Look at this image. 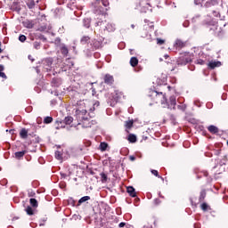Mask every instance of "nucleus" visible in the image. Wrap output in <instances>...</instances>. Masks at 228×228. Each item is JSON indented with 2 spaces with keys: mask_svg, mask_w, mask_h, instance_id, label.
Segmentation results:
<instances>
[{
  "mask_svg": "<svg viewBox=\"0 0 228 228\" xmlns=\"http://www.w3.org/2000/svg\"><path fill=\"white\" fill-rule=\"evenodd\" d=\"M77 109L76 110V118L78 122V126H82V127H92L93 126H95L97 124V121L92 119L94 117H95V114L93 112L94 110H95V106H99V102H96L94 103V108L90 109L91 112L86 111V106L85 105V101H79L77 102Z\"/></svg>",
  "mask_w": 228,
  "mask_h": 228,
  "instance_id": "obj_1",
  "label": "nucleus"
},
{
  "mask_svg": "<svg viewBox=\"0 0 228 228\" xmlns=\"http://www.w3.org/2000/svg\"><path fill=\"white\" fill-rule=\"evenodd\" d=\"M155 99L156 102H158V101L160 102L163 108H168V110H175L177 100L175 99V95L170 96L169 101H167V97H165V94H163L161 92L158 93L155 91Z\"/></svg>",
  "mask_w": 228,
  "mask_h": 228,
  "instance_id": "obj_2",
  "label": "nucleus"
},
{
  "mask_svg": "<svg viewBox=\"0 0 228 228\" xmlns=\"http://www.w3.org/2000/svg\"><path fill=\"white\" fill-rule=\"evenodd\" d=\"M193 60V55H191V53H184L183 55H181L177 61L176 63L177 65H188V63L191 62V61Z\"/></svg>",
  "mask_w": 228,
  "mask_h": 228,
  "instance_id": "obj_3",
  "label": "nucleus"
},
{
  "mask_svg": "<svg viewBox=\"0 0 228 228\" xmlns=\"http://www.w3.org/2000/svg\"><path fill=\"white\" fill-rule=\"evenodd\" d=\"M96 25L101 26L102 28H104V30L109 31V33H111V32L115 31V29H116L115 24H113V23L106 24V22L99 21L96 23Z\"/></svg>",
  "mask_w": 228,
  "mask_h": 228,
  "instance_id": "obj_4",
  "label": "nucleus"
},
{
  "mask_svg": "<svg viewBox=\"0 0 228 228\" xmlns=\"http://www.w3.org/2000/svg\"><path fill=\"white\" fill-rule=\"evenodd\" d=\"M53 66V58H46L43 61V67L46 72L51 70Z\"/></svg>",
  "mask_w": 228,
  "mask_h": 228,
  "instance_id": "obj_5",
  "label": "nucleus"
},
{
  "mask_svg": "<svg viewBox=\"0 0 228 228\" xmlns=\"http://www.w3.org/2000/svg\"><path fill=\"white\" fill-rule=\"evenodd\" d=\"M103 81L105 83V85H110L111 86L115 79L113 78V76L110 75V74H106L103 77Z\"/></svg>",
  "mask_w": 228,
  "mask_h": 228,
  "instance_id": "obj_6",
  "label": "nucleus"
},
{
  "mask_svg": "<svg viewBox=\"0 0 228 228\" xmlns=\"http://www.w3.org/2000/svg\"><path fill=\"white\" fill-rule=\"evenodd\" d=\"M24 28H27L28 29H33V27L35 26V23H33V20H25L22 22Z\"/></svg>",
  "mask_w": 228,
  "mask_h": 228,
  "instance_id": "obj_7",
  "label": "nucleus"
},
{
  "mask_svg": "<svg viewBox=\"0 0 228 228\" xmlns=\"http://www.w3.org/2000/svg\"><path fill=\"white\" fill-rule=\"evenodd\" d=\"M221 66H222V62H220L218 61H211L208 63L209 69H216V67H221Z\"/></svg>",
  "mask_w": 228,
  "mask_h": 228,
  "instance_id": "obj_8",
  "label": "nucleus"
},
{
  "mask_svg": "<svg viewBox=\"0 0 228 228\" xmlns=\"http://www.w3.org/2000/svg\"><path fill=\"white\" fill-rule=\"evenodd\" d=\"M218 4V1L216 0H210L205 3L204 7L205 8H211V6H216Z\"/></svg>",
  "mask_w": 228,
  "mask_h": 228,
  "instance_id": "obj_9",
  "label": "nucleus"
},
{
  "mask_svg": "<svg viewBox=\"0 0 228 228\" xmlns=\"http://www.w3.org/2000/svg\"><path fill=\"white\" fill-rule=\"evenodd\" d=\"M127 193L130 195V197H136V191L134 190V187L133 186H128L126 188Z\"/></svg>",
  "mask_w": 228,
  "mask_h": 228,
  "instance_id": "obj_10",
  "label": "nucleus"
},
{
  "mask_svg": "<svg viewBox=\"0 0 228 228\" xmlns=\"http://www.w3.org/2000/svg\"><path fill=\"white\" fill-rule=\"evenodd\" d=\"M175 45L178 49H183V47L186 46V43L183 42L181 39H177L175 41Z\"/></svg>",
  "mask_w": 228,
  "mask_h": 228,
  "instance_id": "obj_11",
  "label": "nucleus"
},
{
  "mask_svg": "<svg viewBox=\"0 0 228 228\" xmlns=\"http://www.w3.org/2000/svg\"><path fill=\"white\" fill-rule=\"evenodd\" d=\"M20 136L23 140H26V138H28V130L26 128H22L20 132Z\"/></svg>",
  "mask_w": 228,
  "mask_h": 228,
  "instance_id": "obj_12",
  "label": "nucleus"
},
{
  "mask_svg": "<svg viewBox=\"0 0 228 228\" xmlns=\"http://www.w3.org/2000/svg\"><path fill=\"white\" fill-rule=\"evenodd\" d=\"M208 129L209 133H212L213 134H216V133H218V127H216V126L211 125L208 127Z\"/></svg>",
  "mask_w": 228,
  "mask_h": 228,
  "instance_id": "obj_13",
  "label": "nucleus"
},
{
  "mask_svg": "<svg viewBox=\"0 0 228 228\" xmlns=\"http://www.w3.org/2000/svg\"><path fill=\"white\" fill-rule=\"evenodd\" d=\"M61 85V80L60 78H53L52 86H59Z\"/></svg>",
  "mask_w": 228,
  "mask_h": 228,
  "instance_id": "obj_14",
  "label": "nucleus"
},
{
  "mask_svg": "<svg viewBox=\"0 0 228 228\" xmlns=\"http://www.w3.org/2000/svg\"><path fill=\"white\" fill-rule=\"evenodd\" d=\"M130 65H131L132 67H136V65H138V58H136V57H132V58L130 59Z\"/></svg>",
  "mask_w": 228,
  "mask_h": 228,
  "instance_id": "obj_15",
  "label": "nucleus"
},
{
  "mask_svg": "<svg viewBox=\"0 0 228 228\" xmlns=\"http://www.w3.org/2000/svg\"><path fill=\"white\" fill-rule=\"evenodd\" d=\"M86 200H90V196H84L82 197L77 203V206H81L84 202H86Z\"/></svg>",
  "mask_w": 228,
  "mask_h": 228,
  "instance_id": "obj_16",
  "label": "nucleus"
},
{
  "mask_svg": "<svg viewBox=\"0 0 228 228\" xmlns=\"http://www.w3.org/2000/svg\"><path fill=\"white\" fill-rule=\"evenodd\" d=\"M61 53L63 54V56H68L69 54V48H67L65 45H62L61 47Z\"/></svg>",
  "mask_w": 228,
  "mask_h": 228,
  "instance_id": "obj_17",
  "label": "nucleus"
},
{
  "mask_svg": "<svg viewBox=\"0 0 228 228\" xmlns=\"http://www.w3.org/2000/svg\"><path fill=\"white\" fill-rule=\"evenodd\" d=\"M74 118L72 117H66L63 120L64 124L70 126V123L73 122Z\"/></svg>",
  "mask_w": 228,
  "mask_h": 228,
  "instance_id": "obj_18",
  "label": "nucleus"
},
{
  "mask_svg": "<svg viewBox=\"0 0 228 228\" xmlns=\"http://www.w3.org/2000/svg\"><path fill=\"white\" fill-rule=\"evenodd\" d=\"M63 154L60 151H55V158L61 161L63 159Z\"/></svg>",
  "mask_w": 228,
  "mask_h": 228,
  "instance_id": "obj_19",
  "label": "nucleus"
},
{
  "mask_svg": "<svg viewBox=\"0 0 228 228\" xmlns=\"http://www.w3.org/2000/svg\"><path fill=\"white\" fill-rule=\"evenodd\" d=\"M24 154H26V151L15 152V158L20 159V158H23Z\"/></svg>",
  "mask_w": 228,
  "mask_h": 228,
  "instance_id": "obj_20",
  "label": "nucleus"
},
{
  "mask_svg": "<svg viewBox=\"0 0 228 228\" xmlns=\"http://www.w3.org/2000/svg\"><path fill=\"white\" fill-rule=\"evenodd\" d=\"M91 20L90 19L86 18L83 20V24L85 28H90Z\"/></svg>",
  "mask_w": 228,
  "mask_h": 228,
  "instance_id": "obj_21",
  "label": "nucleus"
},
{
  "mask_svg": "<svg viewBox=\"0 0 228 228\" xmlns=\"http://www.w3.org/2000/svg\"><path fill=\"white\" fill-rule=\"evenodd\" d=\"M89 41H90V37L88 36H84L80 40L81 44H88Z\"/></svg>",
  "mask_w": 228,
  "mask_h": 228,
  "instance_id": "obj_22",
  "label": "nucleus"
},
{
  "mask_svg": "<svg viewBox=\"0 0 228 228\" xmlns=\"http://www.w3.org/2000/svg\"><path fill=\"white\" fill-rule=\"evenodd\" d=\"M30 205L32 208H37L38 207V201L35 199H30Z\"/></svg>",
  "mask_w": 228,
  "mask_h": 228,
  "instance_id": "obj_23",
  "label": "nucleus"
},
{
  "mask_svg": "<svg viewBox=\"0 0 228 228\" xmlns=\"http://www.w3.org/2000/svg\"><path fill=\"white\" fill-rule=\"evenodd\" d=\"M128 141L131 142V143H134L136 142V135L134 134H130L128 136Z\"/></svg>",
  "mask_w": 228,
  "mask_h": 228,
  "instance_id": "obj_24",
  "label": "nucleus"
},
{
  "mask_svg": "<svg viewBox=\"0 0 228 228\" xmlns=\"http://www.w3.org/2000/svg\"><path fill=\"white\" fill-rule=\"evenodd\" d=\"M25 211H26L27 215H29L30 216H31L32 215H34V210H33V208H32L31 207H27V208L25 209Z\"/></svg>",
  "mask_w": 228,
  "mask_h": 228,
  "instance_id": "obj_25",
  "label": "nucleus"
},
{
  "mask_svg": "<svg viewBox=\"0 0 228 228\" xmlns=\"http://www.w3.org/2000/svg\"><path fill=\"white\" fill-rule=\"evenodd\" d=\"M177 110H180V111H186V104L181 103L180 105H177Z\"/></svg>",
  "mask_w": 228,
  "mask_h": 228,
  "instance_id": "obj_26",
  "label": "nucleus"
},
{
  "mask_svg": "<svg viewBox=\"0 0 228 228\" xmlns=\"http://www.w3.org/2000/svg\"><path fill=\"white\" fill-rule=\"evenodd\" d=\"M101 177H102V183H106V181H108V175L105 173H101L100 174Z\"/></svg>",
  "mask_w": 228,
  "mask_h": 228,
  "instance_id": "obj_27",
  "label": "nucleus"
},
{
  "mask_svg": "<svg viewBox=\"0 0 228 228\" xmlns=\"http://www.w3.org/2000/svg\"><path fill=\"white\" fill-rule=\"evenodd\" d=\"M27 5L30 10L35 8V0H29V2L27 3Z\"/></svg>",
  "mask_w": 228,
  "mask_h": 228,
  "instance_id": "obj_28",
  "label": "nucleus"
},
{
  "mask_svg": "<svg viewBox=\"0 0 228 228\" xmlns=\"http://www.w3.org/2000/svg\"><path fill=\"white\" fill-rule=\"evenodd\" d=\"M100 149H101V151H106V149H108V143H106V142H101V144H100Z\"/></svg>",
  "mask_w": 228,
  "mask_h": 228,
  "instance_id": "obj_29",
  "label": "nucleus"
},
{
  "mask_svg": "<svg viewBox=\"0 0 228 228\" xmlns=\"http://www.w3.org/2000/svg\"><path fill=\"white\" fill-rule=\"evenodd\" d=\"M53 122V118L52 117H45L44 119L45 124H51Z\"/></svg>",
  "mask_w": 228,
  "mask_h": 228,
  "instance_id": "obj_30",
  "label": "nucleus"
},
{
  "mask_svg": "<svg viewBox=\"0 0 228 228\" xmlns=\"http://www.w3.org/2000/svg\"><path fill=\"white\" fill-rule=\"evenodd\" d=\"M201 209H202V211H208V209H209V207L208 206V203H202L201 204Z\"/></svg>",
  "mask_w": 228,
  "mask_h": 228,
  "instance_id": "obj_31",
  "label": "nucleus"
},
{
  "mask_svg": "<svg viewBox=\"0 0 228 228\" xmlns=\"http://www.w3.org/2000/svg\"><path fill=\"white\" fill-rule=\"evenodd\" d=\"M212 13H213L214 17H216V19H220V12L213 11Z\"/></svg>",
  "mask_w": 228,
  "mask_h": 228,
  "instance_id": "obj_32",
  "label": "nucleus"
},
{
  "mask_svg": "<svg viewBox=\"0 0 228 228\" xmlns=\"http://www.w3.org/2000/svg\"><path fill=\"white\" fill-rule=\"evenodd\" d=\"M126 127H127V129H131V127H133V121H126Z\"/></svg>",
  "mask_w": 228,
  "mask_h": 228,
  "instance_id": "obj_33",
  "label": "nucleus"
},
{
  "mask_svg": "<svg viewBox=\"0 0 228 228\" xmlns=\"http://www.w3.org/2000/svg\"><path fill=\"white\" fill-rule=\"evenodd\" d=\"M151 172L153 175H155V177H159V173L158 172V170L152 169Z\"/></svg>",
  "mask_w": 228,
  "mask_h": 228,
  "instance_id": "obj_34",
  "label": "nucleus"
},
{
  "mask_svg": "<svg viewBox=\"0 0 228 228\" xmlns=\"http://www.w3.org/2000/svg\"><path fill=\"white\" fill-rule=\"evenodd\" d=\"M19 40H20V42H26V36L20 35V36L19 37Z\"/></svg>",
  "mask_w": 228,
  "mask_h": 228,
  "instance_id": "obj_35",
  "label": "nucleus"
},
{
  "mask_svg": "<svg viewBox=\"0 0 228 228\" xmlns=\"http://www.w3.org/2000/svg\"><path fill=\"white\" fill-rule=\"evenodd\" d=\"M157 44H158L159 45H163V44H165V40L157 38Z\"/></svg>",
  "mask_w": 228,
  "mask_h": 228,
  "instance_id": "obj_36",
  "label": "nucleus"
},
{
  "mask_svg": "<svg viewBox=\"0 0 228 228\" xmlns=\"http://www.w3.org/2000/svg\"><path fill=\"white\" fill-rule=\"evenodd\" d=\"M34 47L35 49H40V43L37 41L34 42Z\"/></svg>",
  "mask_w": 228,
  "mask_h": 228,
  "instance_id": "obj_37",
  "label": "nucleus"
},
{
  "mask_svg": "<svg viewBox=\"0 0 228 228\" xmlns=\"http://www.w3.org/2000/svg\"><path fill=\"white\" fill-rule=\"evenodd\" d=\"M196 63H197L198 65H204V61H203L202 59H198V60L196 61Z\"/></svg>",
  "mask_w": 228,
  "mask_h": 228,
  "instance_id": "obj_38",
  "label": "nucleus"
},
{
  "mask_svg": "<svg viewBox=\"0 0 228 228\" xmlns=\"http://www.w3.org/2000/svg\"><path fill=\"white\" fill-rule=\"evenodd\" d=\"M126 228H129V226H127V225L126 224V223H124V222H121V223L118 224V227H119V228L126 227Z\"/></svg>",
  "mask_w": 228,
  "mask_h": 228,
  "instance_id": "obj_39",
  "label": "nucleus"
},
{
  "mask_svg": "<svg viewBox=\"0 0 228 228\" xmlns=\"http://www.w3.org/2000/svg\"><path fill=\"white\" fill-rule=\"evenodd\" d=\"M202 4V0H194V4L199 5Z\"/></svg>",
  "mask_w": 228,
  "mask_h": 228,
  "instance_id": "obj_40",
  "label": "nucleus"
},
{
  "mask_svg": "<svg viewBox=\"0 0 228 228\" xmlns=\"http://www.w3.org/2000/svg\"><path fill=\"white\" fill-rule=\"evenodd\" d=\"M0 77H3L4 79H6V74H4V72L1 71L0 72Z\"/></svg>",
  "mask_w": 228,
  "mask_h": 228,
  "instance_id": "obj_41",
  "label": "nucleus"
},
{
  "mask_svg": "<svg viewBox=\"0 0 228 228\" xmlns=\"http://www.w3.org/2000/svg\"><path fill=\"white\" fill-rule=\"evenodd\" d=\"M206 197V191H202L200 193V199H205Z\"/></svg>",
  "mask_w": 228,
  "mask_h": 228,
  "instance_id": "obj_42",
  "label": "nucleus"
},
{
  "mask_svg": "<svg viewBox=\"0 0 228 228\" xmlns=\"http://www.w3.org/2000/svg\"><path fill=\"white\" fill-rule=\"evenodd\" d=\"M56 103H57L56 100L51 101V106H56Z\"/></svg>",
  "mask_w": 228,
  "mask_h": 228,
  "instance_id": "obj_43",
  "label": "nucleus"
},
{
  "mask_svg": "<svg viewBox=\"0 0 228 228\" xmlns=\"http://www.w3.org/2000/svg\"><path fill=\"white\" fill-rule=\"evenodd\" d=\"M208 24H209L210 26H215V24H216V20L209 21Z\"/></svg>",
  "mask_w": 228,
  "mask_h": 228,
  "instance_id": "obj_44",
  "label": "nucleus"
},
{
  "mask_svg": "<svg viewBox=\"0 0 228 228\" xmlns=\"http://www.w3.org/2000/svg\"><path fill=\"white\" fill-rule=\"evenodd\" d=\"M130 161H134L136 159L135 156H130L129 157Z\"/></svg>",
  "mask_w": 228,
  "mask_h": 228,
  "instance_id": "obj_45",
  "label": "nucleus"
},
{
  "mask_svg": "<svg viewBox=\"0 0 228 228\" xmlns=\"http://www.w3.org/2000/svg\"><path fill=\"white\" fill-rule=\"evenodd\" d=\"M61 175L62 179H65V177H67V174H64V173H61Z\"/></svg>",
  "mask_w": 228,
  "mask_h": 228,
  "instance_id": "obj_46",
  "label": "nucleus"
},
{
  "mask_svg": "<svg viewBox=\"0 0 228 228\" xmlns=\"http://www.w3.org/2000/svg\"><path fill=\"white\" fill-rule=\"evenodd\" d=\"M3 70H4V66L0 65V72H3Z\"/></svg>",
  "mask_w": 228,
  "mask_h": 228,
  "instance_id": "obj_47",
  "label": "nucleus"
},
{
  "mask_svg": "<svg viewBox=\"0 0 228 228\" xmlns=\"http://www.w3.org/2000/svg\"><path fill=\"white\" fill-rule=\"evenodd\" d=\"M149 26H150L151 29H152V28H154V24H153L152 22H151V23L149 24Z\"/></svg>",
  "mask_w": 228,
  "mask_h": 228,
  "instance_id": "obj_48",
  "label": "nucleus"
},
{
  "mask_svg": "<svg viewBox=\"0 0 228 228\" xmlns=\"http://www.w3.org/2000/svg\"><path fill=\"white\" fill-rule=\"evenodd\" d=\"M158 178L161 179V181H165V178H163L161 175H159Z\"/></svg>",
  "mask_w": 228,
  "mask_h": 228,
  "instance_id": "obj_49",
  "label": "nucleus"
},
{
  "mask_svg": "<svg viewBox=\"0 0 228 228\" xmlns=\"http://www.w3.org/2000/svg\"><path fill=\"white\" fill-rule=\"evenodd\" d=\"M73 66H74V63L71 62V64L69 65V69H70V68L73 67Z\"/></svg>",
  "mask_w": 228,
  "mask_h": 228,
  "instance_id": "obj_50",
  "label": "nucleus"
},
{
  "mask_svg": "<svg viewBox=\"0 0 228 228\" xmlns=\"http://www.w3.org/2000/svg\"><path fill=\"white\" fill-rule=\"evenodd\" d=\"M37 74H40V69H38V68H37Z\"/></svg>",
  "mask_w": 228,
  "mask_h": 228,
  "instance_id": "obj_51",
  "label": "nucleus"
},
{
  "mask_svg": "<svg viewBox=\"0 0 228 228\" xmlns=\"http://www.w3.org/2000/svg\"><path fill=\"white\" fill-rule=\"evenodd\" d=\"M73 51H76V46H72Z\"/></svg>",
  "mask_w": 228,
  "mask_h": 228,
  "instance_id": "obj_52",
  "label": "nucleus"
},
{
  "mask_svg": "<svg viewBox=\"0 0 228 228\" xmlns=\"http://www.w3.org/2000/svg\"><path fill=\"white\" fill-rule=\"evenodd\" d=\"M103 6H106V3L102 2Z\"/></svg>",
  "mask_w": 228,
  "mask_h": 228,
  "instance_id": "obj_53",
  "label": "nucleus"
},
{
  "mask_svg": "<svg viewBox=\"0 0 228 228\" xmlns=\"http://www.w3.org/2000/svg\"><path fill=\"white\" fill-rule=\"evenodd\" d=\"M103 6H106V3L102 2Z\"/></svg>",
  "mask_w": 228,
  "mask_h": 228,
  "instance_id": "obj_54",
  "label": "nucleus"
},
{
  "mask_svg": "<svg viewBox=\"0 0 228 228\" xmlns=\"http://www.w3.org/2000/svg\"><path fill=\"white\" fill-rule=\"evenodd\" d=\"M131 28H133V29H134V25H131Z\"/></svg>",
  "mask_w": 228,
  "mask_h": 228,
  "instance_id": "obj_55",
  "label": "nucleus"
},
{
  "mask_svg": "<svg viewBox=\"0 0 228 228\" xmlns=\"http://www.w3.org/2000/svg\"><path fill=\"white\" fill-rule=\"evenodd\" d=\"M164 57L167 59V58H168V55H167V54H166Z\"/></svg>",
  "mask_w": 228,
  "mask_h": 228,
  "instance_id": "obj_56",
  "label": "nucleus"
},
{
  "mask_svg": "<svg viewBox=\"0 0 228 228\" xmlns=\"http://www.w3.org/2000/svg\"><path fill=\"white\" fill-rule=\"evenodd\" d=\"M69 61H70V60H69V59L66 60V63H67V62H69Z\"/></svg>",
  "mask_w": 228,
  "mask_h": 228,
  "instance_id": "obj_57",
  "label": "nucleus"
},
{
  "mask_svg": "<svg viewBox=\"0 0 228 228\" xmlns=\"http://www.w3.org/2000/svg\"><path fill=\"white\" fill-rule=\"evenodd\" d=\"M28 60H31V55H28Z\"/></svg>",
  "mask_w": 228,
  "mask_h": 228,
  "instance_id": "obj_58",
  "label": "nucleus"
},
{
  "mask_svg": "<svg viewBox=\"0 0 228 228\" xmlns=\"http://www.w3.org/2000/svg\"><path fill=\"white\" fill-rule=\"evenodd\" d=\"M144 22H149V20H145Z\"/></svg>",
  "mask_w": 228,
  "mask_h": 228,
  "instance_id": "obj_59",
  "label": "nucleus"
},
{
  "mask_svg": "<svg viewBox=\"0 0 228 228\" xmlns=\"http://www.w3.org/2000/svg\"><path fill=\"white\" fill-rule=\"evenodd\" d=\"M167 88H168V90H170L171 87H170V86H167Z\"/></svg>",
  "mask_w": 228,
  "mask_h": 228,
  "instance_id": "obj_60",
  "label": "nucleus"
}]
</instances>
